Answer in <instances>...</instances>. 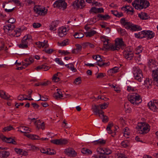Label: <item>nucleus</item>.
<instances>
[{
    "label": "nucleus",
    "instance_id": "1",
    "mask_svg": "<svg viewBox=\"0 0 158 158\" xmlns=\"http://www.w3.org/2000/svg\"><path fill=\"white\" fill-rule=\"evenodd\" d=\"M132 5L135 9L141 10L148 7L149 3L146 0H135L132 2Z\"/></svg>",
    "mask_w": 158,
    "mask_h": 158
},
{
    "label": "nucleus",
    "instance_id": "2",
    "mask_svg": "<svg viewBox=\"0 0 158 158\" xmlns=\"http://www.w3.org/2000/svg\"><path fill=\"white\" fill-rule=\"evenodd\" d=\"M137 128L139 133L143 134L148 133L149 131L150 127L147 123L141 122L138 123Z\"/></svg>",
    "mask_w": 158,
    "mask_h": 158
},
{
    "label": "nucleus",
    "instance_id": "3",
    "mask_svg": "<svg viewBox=\"0 0 158 158\" xmlns=\"http://www.w3.org/2000/svg\"><path fill=\"white\" fill-rule=\"evenodd\" d=\"M128 100L134 105H138L142 101L140 96L138 94L133 93L128 96Z\"/></svg>",
    "mask_w": 158,
    "mask_h": 158
},
{
    "label": "nucleus",
    "instance_id": "4",
    "mask_svg": "<svg viewBox=\"0 0 158 158\" xmlns=\"http://www.w3.org/2000/svg\"><path fill=\"white\" fill-rule=\"evenodd\" d=\"M115 44L110 46V48L112 51L118 50L125 46L124 42L123 39L121 38H117L115 40Z\"/></svg>",
    "mask_w": 158,
    "mask_h": 158
},
{
    "label": "nucleus",
    "instance_id": "5",
    "mask_svg": "<svg viewBox=\"0 0 158 158\" xmlns=\"http://www.w3.org/2000/svg\"><path fill=\"white\" fill-rule=\"evenodd\" d=\"M133 76L135 80L141 82L143 80V76L141 70L139 68L136 67L133 68Z\"/></svg>",
    "mask_w": 158,
    "mask_h": 158
},
{
    "label": "nucleus",
    "instance_id": "6",
    "mask_svg": "<svg viewBox=\"0 0 158 158\" xmlns=\"http://www.w3.org/2000/svg\"><path fill=\"white\" fill-rule=\"evenodd\" d=\"M123 54L126 59L130 60L133 56V48L131 47L126 48L124 51Z\"/></svg>",
    "mask_w": 158,
    "mask_h": 158
},
{
    "label": "nucleus",
    "instance_id": "7",
    "mask_svg": "<svg viewBox=\"0 0 158 158\" xmlns=\"http://www.w3.org/2000/svg\"><path fill=\"white\" fill-rule=\"evenodd\" d=\"M64 0H58L56 1L53 4V7L55 8H62L63 10H65L66 8L67 5Z\"/></svg>",
    "mask_w": 158,
    "mask_h": 158
},
{
    "label": "nucleus",
    "instance_id": "8",
    "mask_svg": "<svg viewBox=\"0 0 158 158\" xmlns=\"http://www.w3.org/2000/svg\"><path fill=\"white\" fill-rule=\"evenodd\" d=\"M34 12L39 15H44L47 12V9L44 7H41L39 6H35L34 7Z\"/></svg>",
    "mask_w": 158,
    "mask_h": 158
},
{
    "label": "nucleus",
    "instance_id": "9",
    "mask_svg": "<svg viewBox=\"0 0 158 158\" xmlns=\"http://www.w3.org/2000/svg\"><path fill=\"white\" fill-rule=\"evenodd\" d=\"M149 108L152 111L155 112L158 109V100L150 101L148 104Z\"/></svg>",
    "mask_w": 158,
    "mask_h": 158
},
{
    "label": "nucleus",
    "instance_id": "10",
    "mask_svg": "<svg viewBox=\"0 0 158 158\" xmlns=\"http://www.w3.org/2000/svg\"><path fill=\"white\" fill-rule=\"evenodd\" d=\"M30 119L31 121L33 122L34 123L35 125L38 129H44V124L43 122H41L40 120H36L35 118H30Z\"/></svg>",
    "mask_w": 158,
    "mask_h": 158
},
{
    "label": "nucleus",
    "instance_id": "11",
    "mask_svg": "<svg viewBox=\"0 0 158 158\" xmlns=\"http://www.w3.org/2000/svg\"><path fill=\"white\" fill-rule=\"evenodd\" d=\"M73 6L75 8L81 9L85 6V2L83 0H77L74 2Z\"/></svg>",
    "mask_w": 158,
    "mask_h": 158
},
{
    "label": "nucleus",
    "instance_id": "12",
    "mask_svg": "<svg viewBox=\"0 0 158 158\" xmlns=\"http://www.w3.org/2000/svg\"><path fill=\"white\" fill-rule=\"evenodd\" d=\"M148 65L151 69H154L152 70V72L153 71H156L158 69L157 63L152 59H150L149 60Z\"/></svg>",
    "mask_w": 158,
    "mask_h": 158
},
{
    "label": "nucleus",
    "instance_id": "13",
    "mask_svg": "<svg viewBox=\"0 0 158 158\" xmlns=\"http://www.w3.org/2000/svg\"><path fill=\"white\" fill-rule=\"evenodd\" d=\"M64 153L69 156L73 157L77 155V152L72 148H67L64 150Z\"/></svg>",
    "mask_w": 158,
    "mask_h": 158
},
{
    "label": "nucleus",
    "instance_id": "14",
    "mask_svg": "<svg viewBox=\"0 0 158 158\" xmlns=\"http://www.w3.org/2000/svg\"><path fill=\"white\" fill-rule=\"evenodd\" d=\"M99 105H95L92 106V110L95 114L97 115L98 114L99 117H101V115H103L104 112L101 110L98 109Z\"/></svg>",
    "mask_w": 158,
    "mask_h": 158
},
{
    "label": "nucleus",
    "instance_id": "15",
    "mask_svg": "<svg viewBox=\"0 0 158 158\" xmlns=\"http://www.w3.org/2000/svg\"><path fill=\"white\" fill-rule=\"evenodd\" d=\"M1 139L4 142L8 143H12L14 144H17L16 142L12 137H6L5 136L2 135L0 136Z\"/></svg>",
    "mask_w": 158,
    "mask_h": 158
},
{
    "label": "nucleus",
    "instance_id": "16",
    "mask_svg": "<svg viewBox=\"0 0 158 158\" xmlns=\"http://www.w3.org/2000/svg\"><path fill=\"white\" fill-rule=\"evenodd\" d=\"M122 10L127 13H128L131 15H133L134 13V8L131 6H125L121 8Z\"/></svg>",
    "mask_w": 158,
    "mask_h": 158
},
{
    "label": "nucleus",
    "instance_id": "17",
    "mask_svg": "<svg viewBox=\"0 0 158 158\" xmlns=\"http://www.w3.org/2000/svg\"><path fill=\"white\" fill-rule=\"evenodd\" d=\"M68 31L66 27H61L58 30V35L60 37H63L67 34Z\"/></svg>",
    "mask_w": 158,
    "mask_h": 158
},
{
    "label": "nucleus",
    "instance_id": "18",
    "mask_svg": "<svg viewBox=\"0 0 158 158\" xmlns=\"http://www.w3.org/2000/svg\"><path fill=\"white\" fill-rule=\"evenodd\" d=\"M21 32V29L18 28L16 29L15 30L14 29H13L11 32L9 33L8 35L15 37H18L20 35Z\"/></svg>",
    "mask_w": 158,
    "mask_h": 158
},
{
    "label": "nucleus",
    "instance_id": "19",
    "mask_svg": "<svg viewBox=\"0 0 158 158\" xmlns=\"http://www.w3.org/2000/svg\"><path fill=\"white\" fill-rule=\"evenodd\" d=\"M15 28V25L13 24H8L4 26L3 29L8 34L11 32L12 30L14 29Z\"/></svg>",
    "mask_w": 158,
    "mask_h": 158
},
{
    "label": "nucleus",
    "instance_id": "20",
    "mask_svg": "<svg viewBox=\"0 0 158 158\" xmlns=\"http://www.w3.org/2000/svg\"><path fill=\"white\" fill-rule=\"evenodd\" d=\"M18 131H19L22 133H25L24 135H27L26 133H29L31 132V130L30 128L27 127L21 126L18 127Z\"/></svg>",
    "mask_w": 158,
    "mask_h": 158
},
{
    "label": "nucleus",
    "instance_id": "21",
    "mask_svg": "<svg viewBox=\"0 0 158 158\" xmlns=\"http://www.w3.org/2000/svg\"><path fill=\"white\" fill-rule=\"evenodd\" d=\"M8 2H4L2 4V7L3 8H5L6 6L7 8H5L4 10L7 13H10L12 12L14 10V7H11L10 5H8Z\"/></svg>",
    "mask_w": 158,
    "mask_h": 158
},
{
    "label": "nucleus",
    "instance_id": "22",
    "mask_svg": "<svg viewBox=\"0 0 158 158\" xmlns=\"http://www.w3.org/2000/svg\"><path fill=\"white\" fill-rule=\"evenodd\" d=\"M114 127L113 123H110L107 125L106 130L109 134L112 135L114 134Z\"/></svg>",
    "mask_w": 158,
    "mask_h": 158
},
{
    "label": "nucleus",
    "instance_id": "23",
    "mask_svg": "<svg viewBox=\"0 0 158 158\" xmlns=\"http://www.w3.org/2000/svg\"><path fill=\"white\" fill-rule=\"evenodd\" d=\"M21 40L28 45V44L32 42L31 36L30 35H26L23 37Z\"/></svg>",
    "mask_w": 158,
    "mask_h": 158
},
{
    "label": "nucleus",
    "instance_id": "24",
    "mask_svg": "<svg viewBox=\"0 0 158 158\" xmlns=\"http://www.w3.org/2000/svg\"><path fill=\"white\" fill-rule=\"evenodd\" d=\"M155 35V33L150 30H145V36L148 39H151L153 38Z\"/></svg>",
    "mask_w": 158,
    "mask_h": 158
},
{
    "label": "nucleus",
    "instance_id": "25",
    "mask_svg": "<svg viewBox=\"0 0 158 158\" xmlns=\"http://www.w3.org/2000/svg\"><path fill=\"white\" fill-rule=\"evenodd\" d=\"M34 61V58L32 57H30L29 59H26L24 61L22 62V64L23 66L27 67L33 62Z\"/></svg>",
    "mask_w": 158,
    "mask_h": 158
},
{
    "label": "nucleus",
    "instance_id": "26",
    "mask_svg": "<svg viewBox=\"0 0 158 158\" xmlns=\"http://www.w3.org/2000/svg\"><path fill=\"white\" fill-rule=\"evenodd\" d=\"M90 11L91 12L95 13H102L104 12V9L102 8H96L93 7L91 8Z\"/></svg>",
    "mask_w": 158,
    "mask_h": 158
},
{
    "label": "nucleus",
    "instance_id": "27",
    "mask_svg": "<svg viewBox=\"0 0 158 158\" xmlns=\"http://www.w3.org/2000/svg\"><path fill=\"white\" fill-rule=\"evenodd\" d=\"M76 48L74 49L72 51L73 53L77 54L81 52L82 49V46L79 44L75 45Z\"/></svg>",
    "mask_w": 158,
    "mask_h": 158
},
{
    "label": "nucleus",
    "instance_id": "28",
    "mask_svg": "<svg viewBox=\"0 0 158 158\" xmlns=\"http://www.w3.org/2000/svg\"><path fill=\"white\" fill-rule=\"evenodd\" d=\"M57 92L54 93L53 97L56 99H59L63 97L61 91L58 89H56Z\"/></svg>",
    "mask_w": 158,
    "mask_h": 158
},
{
    "label": "nucleus",
    "instance_id": "29",
    "mask_svg": "<svg viewBox=\"0 0 158 158\" xmlns=\"http://www.w3.org/2000/svg\"><path fill=\"white\" fill-rule=\"evenodd\" d=\"M138 16L142 20H146L149 18V16L147 14L143 12L139 13L138 14Z\"/></svg>",
    "mask_w": 158,
    "mask_h": 158
},
{
    "label": "nucleus",
    "instance_id": "30",
    "mask_svg": "<svg viewBox=\"0 0 158 158\" xmlns=\"http://www.w3.org/2000/svg\"><path fill=\"white\" fill-rule=\"evenodd\" d=\"M152 84V80L149 78H146L144 81V85L147 88H150Z\"/></svg>",
    "mask_w": 158,
    "mask_h": 158
},
{
    "label": "nucleus",
    "instance_id": "31",
    "mask_svg": "<svg viewBox=\"0 0 158 158\" xmlns=\"http://www.w3.org/2000/svg\"><path fill=\"white\" fill-rule=\"evenodd\" d=\"M24 135L32 140H39L40 139V137L36 135L30 134Z\"/></svg>",
    "mask_w": 158,
    "mask_h": 158
},
{
    "label": "nucleus",
    "instance_id": "32",
    "mask_svg": "<svg viewBox=\"0 0 158 158\" xmlns=\"http://www.w3.org/2000/svg\"><path fill=\"white\" fill-rule=\"evenodd\" d=\"M101 40L103 42L104 45H105L106 47V48H110V46L108 45L109 40L107 37L104 36H101Z\"/></svg>",
    "mask_w": 158,
    "mask_h": 158
},
{
    "label": "nucleus",
    "instance_id": "33",
    "mask_svg": "<svg viewBox=\"0 0 158 158\" xmlns=\"http://www.w3.org/2000/svg\"><path fill=\"white\" fill-rule=\"evenodd\" d=\"M119 70V68L118 67H115L113 68L110 69L107 71V73L109 75H111L113 74L118 72Z\"/></svg>",
    "mask_w": 158,
    "mask_h": 158
},
{
    "label": "nucleus",
    "instance_id": "34",
    "mask_svg": "<svg viewBox=\"0 0 158 158\" xmlns=\"http://www.w3.org/2000/svg\"><path fill=\"white\" fill-rule=\"evenodd\" d=\"M152 76L154 81L156 82L157 85L158 86V69L156 71H153Z\"/></svg>",
    "mask_w": 158,
    "mask_h": 158
},
{
    "label": "nucleus",
    "instance_id": "35",
    "mask_svg": "<svg viewBox=\"0 0 158 158\" xmlns=\"http://www.w3.org/2000/svg\"><path fill=\"white\" fill-rule=\"evenodd\" d=\"M27 96L25 94H20L19 95L18 97V99L19 100L22 101L24 100H33L32 98H27Z\"/></svg>",
    "mask_w": 158,
    "mask_h": 158
},
{
    "label": "nucleus",
    "instance_id": "36",
    "mask_svg": "<svg viewBox=\"0 0 158 158\" xmlns=\"http://www.w3.org/2000/svg\"><path fill=\"white\" fill-rule=\"evenodd\" d=\"M96 32L95 31L91 30L89 31L85 32V34L86 37H90L95 34Z\"/></svg>",
    "mask_w": 158,
    "mask_h": 158
},
{
    "label": "nucleus",
    "instance_id": "37",
    "mask_svg": "<svg viewBox=\"0 0 158 158\" xmlns=\"http://www.w3.org/2000/svg\"><path fill=\"white\" fill-rule=\"evenodd\" d=\"M10 155V153L8 151H2L0 152V157H7Z\"/></svg>",
    "mask_w": 158,
    "mask_h": 158
},
{
    "label": "nucleus",
    "instance_id": "38",
    "mask_svg": "<svg viewBox=\"0 0 158 158\" xmlns=\"http://www.w3.org/2000/svg\"><path fill=\"white\" fill-rule=\"evenodd\" d=\"M93 143L96 145H102L105 144L106 141L102 139H99L98 140L94 141Z\"/></svg>",
    "mask_w": 158,
    "mask_h": 158
},
{
    "label": "nucleus",
    "instance_id": "39",
    "mask_svg": "<svg viewBox=\"0 0 158 158\" xmlns=\"http://www.w3.org/2000/svg\"><path fill=\"white\" fill-rule=\"evenodd\" d=\"M57 44L59 46H64L69 44V40L66 39L61 42H58Z\"/></svg>",
    "mask_w": 158,
    "mask_h": 158
},
{
    "label": "nucleus",
    "instance_id": "40",
    "mask_svg": "<svg viewBox=\"0 0 158 158\" xmlns=\"http://www.w3.org/2000/svg\"><path fill=\"white\" fill-rule=\"evenodd\" d=\"M0 97L5 99H7L9 98V97L6 94L5 92L1 90H0Z\"/></svg>",
    "mask_w": 158,
    "mask_h": 158
},
{
    "label": "nucleus",
    "instance_id": "41",
    "mask_svg": "<svg viewBox=\"0 0 158 158\" xmlns=\"http://www.w3.org/2000/svg\"><path fill=\"white\" fill-rule=\"evenodd\" d=\"M18 46L20 48L27 49L28 47V45L21 40L20 44H18Z\"/></svg>",
    "mask_w": 158,
    "mask_h": 158
},
{
    "label": "nucleus",
    "instance_id": "42",
    "mask_svg": "<svg viewBox=\"0 0 158 158\" xmlns=\"http://www.w3.org/2000/svg\"><path fill=\"white\" fill-rule=\"evenodd\" d=\"M65 66L70 69L73 72H75L77 71V69L74 67L73 65L72 64H69L65 65Z\"/></svg>",
    "mask_w": 158,
    "mask_h": 158
},
{
    "label": "nucleus",
    "instance_id": "43",
    "mask_svg": "<svg viewBox=\"0 0 158 158\" xmlns=\"http://www.w3.org/2000/svg\"><path fill=\"white\" fill-rule=\"evenodd\" d=\"M130 131L128 127H125L124 129V136L126 138L129 137V136L130 134Z\"/></svg>",
    "mask_w": 158,
    "mask_h": 158
},
{
    "label": "nucleus",
    "instance_id": "44",
    "mask_svg": "<svg viewBox=\"0 0 158 158\" xmlns=\"http://www.w3.org/2000/svg\"><path fill=\"white\" fill-rule=\"evenodd\" d=\"M98 17L101 19V20H107L110 18V16L108 15H99Z\"/></svg>",
    "mask_w": 158,
    "mask_h": 158
},
{
    "label": "nucleus",
    "instance_id": "45",
    "mask_svg": "<svg viewBox=\"0 0 158 158\" xmlns=\"http://www.w3.org/2000/svg\"><path fill=\"white\" fill-rule=\"evenodd\" d=\"M131 30L133 31H140L141 30L142 28L138 25H134L132 24Z\"/></svg>",
    "mask_w": 158,
    "mask_h": 158
},
{
    "label": "nucleus",
    "instance_id": "46",
    "mask_svg": "<svg viewBox=\"0 0 158 158\" xmlns=\"http://www.w3.org/2000/svg\"><path fill=\"white\" fill-rule=\"evenodd\" d=\"M73 36L75 38L80 39L83 37L84 36V35L81 32H76Z\"/></svg>",
    "mask_w": 158,
    "mask_h": 158
},
{
    "label": "nucleus",
    "instance_id": "47",
    "mask_svg": "<svg viewBox=\"0 0 158 158\" xmlns=\"http://www.w3.org/2000/svg\"><path fill=\"white\" fill-rule=\"evenodd\" d=\"M13 129V127L10 125L6 127L3 128L2 130V132H8Z\"/></svg>",
    "mask_w": 158,
    "mask_h": 158
},
{
    "label": "nucleus",
    "instance_id": "48",
    "mask_svg": "<svg viewBox=\"0 0 158 158\" xmlns=\"http://www.w3.org/2000/svg\"><path fill=\"white\" fill-rule=\"evenodd\" d=\"M143 50V47L141 46H139L135 49V53L136 54H139Z\"/></svg>",
    "mask_w": 158,
    "mask_h": 158
},
{
    "label": "nucleus",
    "instance_id": "49",
    "mask_svg": "<svg viewBox=\"0 0 158 158\" xmlns=\"http://www.w3.org/2000/svg\"><path fill=\"white\" fill-rule=\"evenodd\" d=\"M93 58L97 61V64L98 63L99 61H101L102 60V59L101 57V56L99 55H94L92 56Z\"/></svg>",
    "mask_w": 158,
    "mask_h": 158
},
{
    "label": "nucleus",
    "instance_id": "50",
    "mask_svg": "<svg viewBox=\"0 0 158 158\" xmlns=\"http://www.w3.org/2000/svg\"><path fill=\"white\" fill-rule=\"evenodd\" d=\"M58 73L54 74L52 77V80L55 82H57L60 80V79L58 77Z\"/></svg>",
    "mask_w": 158,
    "mask_h": 158
},
{
    "label": "nucleus",
    "instance_id": "51",
    "mask_svg": "<svg viewBox=\"0 0 158 158\" xmlns=\"http://www.w3.org/2000/svg\"><path fill=\"white\" fill-rule=\"evenodd\" d=\"M103 154L108 155L111 153V151L109 149L103 148Z\"/></svg>",
    "mask_w": 158,
    "mask_h": 158
},
{
    "label": "nucleus",
    "instance_id": "52",
    "mask_svg": "<svg viewBox=\"0 0 158 158\" xmlns=\"http://www.w3.org/2000/svg\"><path fill=\"white\" fill-rule=\"evenodd\" d=\"M60 139H56L51 140V143L57 145H60Z\"/></svg>",
    "mask_w": 158,
    "mask_h": 158
},
{
    "label": "nucleus",
    "instance_id": "53",
    "mask_svg": "<svg viewBox=\"0 0 158 158\" xmlns=\"http://www.w3.org/2000/svg\"><path fill=\"white\" fill-rule=\"evenodd\" d=\"M56 153V152L54 150L50 148L47 149V154L52 155L55 154Z\"/></svg>",
    "mask_w": 158,
    "mask_h": 158
},
{
    "label": "nucleus",
    "instance_id": "54",
    "mask_svg": "<svg viewBox=\"0 0 158 158\" xmlns=\"http://www.w3.org/2000/svg\"><path fill=\"white\" fill-rule=\"evenodd\" d=\"M121 145L123 147L127 148L129 145V143L127 140L123 141L121 142Z\"/></svg>",
    "mask_w": 158,
    "mask_h": 158
},
{
    "label": "nucleus",
    "instance_id": "55",
    "mask_svg": "<svg viewBox=\"0 0 158 158\" xmlns=\"http://www.w3.org/2000/svg\"><path fill=\"white\" fill-rule=\"evenodd\" d=\"M109 103H104L102 104L99 105V106L100 107V108L102 109H106L108 106Z\"/></svg>",
    "mask_w": 158,
    "mask_h": 158
},
{
    "label": "nucleus",
    "instance_id": "56",
    "mask_svg": "<svg viewBox=\"0 0 158 158\" xmlns=\"http://www.w3.org/2000/svg\"><path fill=\"white\" fill-rule=\"evenodd\" d=\"M132 24L129 22H127L124 27L127 29H130L131 30Z\"/></svg>",
    "mask_w": 158,
    "mask_h": 158
},
{
    "label": "nucleus",
    "instance_id": "57",
    "mask_svg": "<svg viewBox=\"0 0 158 158\" xmlns=\"http://www.w3.org/2000/svg\"><path fill=\"white\" fill-rule=\"evenodd\" d=\"M97 153L99 155L103 154V148L99 147L97 149Z\"/></svg>",
    "mask_w": 158,
    "mask_h": 158
},
{
    "label": "nucleus",
    "instance_id": "58",
    "mask_svg": "<svg viewBox=\"0 0 158 158\" xmlns=\"http://www.w3.org/2000/svg\"><path fill=\"white\" fill-rule=\"evenodd\" d=\"M60 145H64L67 143L68 142V141L67 139H60Z\"/></svg>",
    "mask_w": 158,
    "mask_h": 158
},
{
    "label": "nucleus",
    "instance_id": "59",
    "mask_svg": "<svg viewBox=\"0 0 158 158\" xmlns=\"http://www.w3.org/2000/svg\"><path fill=\"white\" fill-rule=\"evenodd\" d=\"M59 53L62 54H64V55H68L70 53L68 51L59 50L58 51Z\"/></svg>",
    "mask_w": 158,
    "mask_h": 158
},
{
    "label": "nucleus",
    "instance_id": "60",
    "mask_svg": "<svg viewBox=\"0 0 158 158\" xmlns=\"http://www.w3.org/2000/svg\"><path fill=\"white\" fill-rule=\"evenodd\" d=\"M110 63L109 62H108L106 63H98L97 64L101 67H102L103 66H109L110 65Z\"/></svg>",
    "mask_w": 158,
    "mask_h": 158
},
{
    "label": "nucleus",
    "instance_id": "61",
    "mask_svg": "<svg viewBox=\"0 0 158 158\" xmlns=\"http://www.w3.org/2000/svg\"><path fill=\"white\" fill-rule=\"evenodd\" d=\"M145 30L139 32V38L142 39L145 38Z\"/></svg>",
    "mask_w": 158,
    "mask_h": 158
},
{
    "label": "nucleus",
    "instance_id": "62",
    "mask_svg": "<svg viewBox=\"0 0 158 158\" xmlns=\"http://www.w3.org/2000/svg\"><path fill=\"white\" fill-rule=\"evenodd\" d=\"M55 61L60 65H64V63L63 61L61 60H60L58 58H56L55 59Z\"/></svg>",
    "mask_w": 158,
    "mask_h": 158
},
{
    "label": "nucleus",
    "instance_id": "63",
    "mask_svg": "<svg viewBox=\"0 0 158 158\" xmlns=\"http://www.w3.org/2000/svg\"><path fill=\"white\" fill-rule=\"evenodd\" d=\"M22 149L18 148H15L14 150L15 152L17 153V154L20 155L21 154V152L22 151Z\"/></svg>",
    "mask_w": 158,
    "mask_h": 158
},
{
    "label": "nucleus",
    "instance_id": "64",
    "mask_svg": "<svg viewBox=\"0 0 158 158\" xmlns=\"http://www.w3.org/2000/svg\"><path fill=\"white\" fill-rule=\"evenodd\" d=\"M48 41L47 40H44L43 42L42 45V48H45L48 47L49 46L48 44Z\"/></svg>",
    "mask_w": 158,
    "mask_h": 158
}]
</instances>
